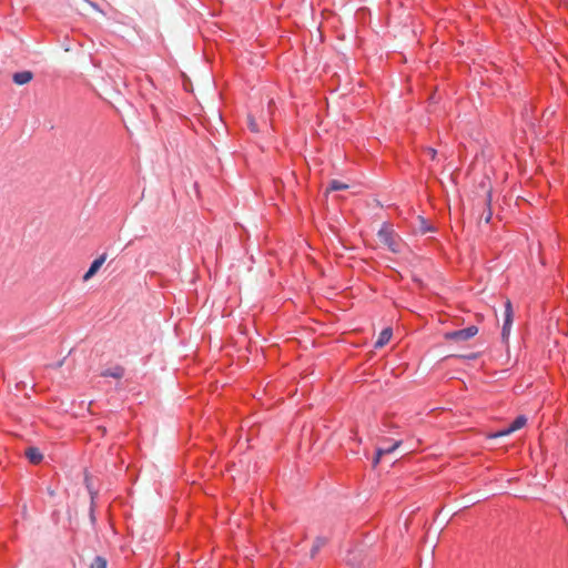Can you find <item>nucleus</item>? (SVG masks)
<instances>
[{
	"label": "nucleus",
	"instance_id": "1",
	"mask_svg": "<svg viewBox=\"0 0 568 568\" xmlns=\"http://www.w3.org/2000/svg\"><path fill=\"white\" fill-rule=\"evenodd\" d=\"M379 242L390 252L398 253L400 251L402 241L398 235L389 226H383L377 233Z\"/></svg>",
	"mask_w": 568,
	"mask_h": 568
},
{
	"label": "nucleus",
	"instance_id": "2",
	"mask_svg": "<svg viewBox=\"0 0 568 568\" xmlns=\"http://www.w3.org/2000/svg\"><path fill=\"white\" fill-rule=\"evenodd\" d=\"M478 333V327L475 325H471L469 327L448 332L444 335L445 339L453 341V342H465L470 338H473Z\"/></svg>",
	"mask_w": 568,
	"mask_h": 568
},
{
	"label": "nucleus",
	"instance_id": "3",
	"mask_svg": "<svg viewBox=\"0 0 568 568\" xmlns=\"http://www.w3.org/2000/svg\"><path fill=\"white\" fill-rule=\"evenodd\" d=\"M514 322V310L510 300L505 303L504 323L501 327V339L507 343Z\"/></svg>",
	"mask_w": 568,
	"mask_h": 568
},
{
	"label": "nucleus",
	"instance_id": "4",
	"mask_svg": "<svg viewBox=\"0 0 568 568\" xmlns=\"http://www.w3.org/2000/svg\"><path fill=\"white\" fill-rule=\"evenodd\" d=\"M105 261H106V253H103L100 256L95 257L91 262L89 268L83 274V276H82L83 281H89L90 278H92L99 272V270L101 268V266L103 265V263Z\"/></svg>",
	"mask_w": 568,
	"mask_h": 568
},
{
	"label": "nucleus",
	"instance_id": "5",
	"mask_svg": "<svg viewBox=\"0 0 568 568\" xmlns=\"http://www.w3.org/2000/svg\"><path fill=\"white\" fill-rule=\"evenodd\" d=\"M34 74L30 70L17 71L12 74V82L17 85H24L31 82Z\"/></svg>",
	"mask_w": 568,
	"mask_h": 568
},
{
	"label": "nucleus",
	"instance_id": "6",
	"mask_svg": "<svg viewBox=\"0 0 568 568\" xmlns=\"http://www.w3.org/2000/svg\"><path fill=\"white\" fill-rule=\"evenodd\" d=\"M24 455L29 463L32 465H39L44 458L41 450L36 446H29L26 449Z\"/></svg>",
	"mask_w": 568,
	"mask_h": 568
},
{
	"label": "nucleus",
	"instance_id": "7",
	"mask_svg": "<svg viewBox=\"0 0 568 568\" xmlns=\"http://www.w3.org/2000/svg\"><path fill=\"white\" fill-rule=\"evenodd\" d=\"M402 445V442L400 440H395L392 445L389 446H386V447H379L377 448L376 450V455H375V458H374V465H377L381 460V458L384 456V455H388L393 452H395L399 446Z\"/></svg>",
	"mask_w": 568,
	"mask_h": 568
},
{
	"label": "nucleus",
	"instance_id": "8",
	"mask_svg": "<svg viewBox=\"0 0 568 568\" xmlns=\"http://www.w3.org/2000/svg\"><path fill=\"white\" fill-rule=\"evenodd\" d=\"M125 369L121 365H115L113 367H109L101 372L102 377H112L115 379H121L124 376Z\"/></svg>",
	"mask_w": 568,
	"mask_h": 568
},
{
	"label": "nucleus",
	"instance_id": "9",
	"mask_svg": "<svg viewBox=\"0 0 568 568\" xmlns=\"http://www.w3.org/2000/svg\"><path fill=\"white\" fill-rule=\"evenodd\" d=\"M392 335H393L392 328H389V327L384 328L379 333L378 338L375 342V347L381 348V347L385 346L390 341Z\"/></svg>",
	"mask_w": 568,
	"mask_h": 568
},
{
	"label": "nucleus",
	"instance_id": "10",
	"mask_svg": "<svg viewBox=\"0 0 568 568\" xmlns=\"http://www.w3.org/2000/svg\"><path fill=\"white\" fill-rule=\"evenodd\" d=\"M327 538L323 536H317L314 540V544L310 550L311 558H315L318 554L320 549L327 544Z\"/></svg>",
	"mask_w": 568,
	"mask_h": 568
},
{
	"label": "nucleus",
	"instance_id": "11",
	"mask_svg": "<svg viewBox=\"0 0 568 568\" xmlns=\"http://www.w3.org/2000/svg\"><path fill=\"white\" fill-rule=\"evenodd\" d=\"M348 187H349L348 184H346L339 180H331L327 185V192L343 191V190H347Z\"/></svg>",
	"mask_w": 568,
	"mask_h": 568
},
{
	"label": "nucleus",
	"instance_id": "12",
	"mask_svg": "<svg viewBox=\"0 0 568 568\" xmlns=\"http://www.w3.org/2000/svg\"><path fill=\"white\" fill-rule=\"evenodd\" d=\"M89 568H108V560L103 556H95Z\"/></svg>",
	"mask_w": 568,
	"mask_h": 568
},
{
	"label": "nucleus",
	"instance_id": "13",
	"mask_svg": "<svg viewBox=\"0 0 568 568\" xmlns=\"http://www.w3.org/2000/svg\"><path fill=\"white\" fill-rule=\"evenodd\" d=\"M526 423L527 418L524 415H520L510 424V430H519L526 425Z\"/></svg>",
	"mask_w": 568,
	"mask_h": 568
},
{
	"label": "nucleus",
	"instance_id": "14",
	"mask_svg": "<svg viewBox=\"0 0 568 568\" xmlns=\"http://www.w3.org/2000/svg\"><path fill=\"white\" fill-rule=\"evenodd\" d=\"M83 484H84V486H85L88 491H90V490L95 488L93 486V483H92V477H91V475L87 470L84 473Z\"/></svg>",
	"mask_w": 568,
	"mask_h": 568
},
{
	"label": "nucleus",
	"instance_id": "15",
	"mask_svg": "<svg viewBox=\"0 0 568 568\" xmlns=\"http://www.w3.org/2000/svg\"><path fill=\"white\" fill-rule=\"evenodd\" d=\"M95 508L97 507H93V506L89 507V519H90V524H91L92 528H95L97 521H98L97 515H95Z\"/></svg>",
	"mask_w": 568,
	"mask_h": 568
},
{
	"label": "nucleus",
	"instance_id": "16",
	"mask_svg": "<svg viewBox=\"0 0 568 568\" xmlns=\"http://www.w3.org/2000/svg\"><path fill=\"white\" fill-rule=\"evenodd\" d=\"M511 433H514V430H510V425H509L507 428H505V429H503L500 432H497L495 434H491L489 437L490 438H497V437H503V436L510 435Z\"/></svg>",
	"mask_w": 568,
	"mask_h": 568
},
{
	"label": "nucleus",
	"instance_id": "17",
	"mask_svg": "<svg viewBox=\"0 0 568 568\" xmlns=\"http://www.w3.org/2000/svg\"><path fill=\"white\" fill-rule=\"evenodd\" d=\"M89 496H90V506H93V507H97V503H95V499L99 495V490L97 488L88 491Z\"/></svg>",
	"mask_w": 568,
	"mask_h": 568
},
{
	"label": "nucleus",
	"instance_id": "18",
	"mask_svg": "<svg viewBox=\"0 0 568 568\" xmlns=\"http://www.w3.org/2000/svg\"><path fill=\"white\" fill-rule=\"evenodd\" d=\"M248 129L251 130V132H254V133L258 132V125H257L256 121L254 120V118H252V116L248 118Z\"/></svg>",
	"mask_w": 568,
	"mask_h": 568
},
{
	"label": "nucleus",
	"instance_id": "19",
	"mask_svg": "<svg viewBox=\"0 0 568 568\" xmlns=\"http://www.w3.org/2000/svg\"><path fill=\"white\" fill-rule=\"evenodd\" d=\"M493 216L491 210L488 209L486 212H484L480 216V221H484L486 224L490 222Z\"/></svg>",
	"mask_w": 568,
	"mask_h": 568
},
{
	"label": "nucleus",
	"instance_id": "20",
	"mask_svg": "<svg viewBox=\"0 0 568 568\" xmlns=\"http://www.w3.org/2000/svg\"><path fill=\"white\" fill-rule=\"evenodd\" d=\"M426 152L427 154L430 156L432 160H435L436 159V155H437V151L433 148H427L426 149Z\"/></svg>",
	"mask_w": 568,
	"mask_h": 568
},
{
	"label": "nucleus",
	"instance_id": "21",
	"mask_svg": "<svg viewBox=\"0 0 568 568\" xmlns=\"http://www.w3.org/2000/svg\"><path fill=\"white\" fill-rule=\"evenodd\" d=\"M359 13H361L363 17H364V16H366V13L368 14V12H367V10H366L365 8H359V9H357V16H358Z\"/></svg>",
	"mask_w": 568,
	"mask_h": 568
},
{
	"label": "nucleus",
	"instance_id": "22",
	"mask_svg": "<svg viewBox=\"0 0 568 568\" xmlns=\"http://www.w3.org/2000/svg\"><path fill=\"white\" fill-rule=\"evenodd\" d=\"M91 6H92V8H94L95 10H99V11H100V9H99V7H98V4H97V3L91 2Z\"/></svg>",
	"mask_w": 568,
	"mask_h": 568
},
{
	"label": "nucleus",
	"instance_id": "23",
	"mask_svg": "<svg viewBox=\"0 0 568 568\" xmlns=\"http://www.w3.org/2000/svg\"><path fill=\"white\" fill-rule=\"evenodd\" d=\"M486 202H487V205L489 206V203H490V194H489V193L487 194V200H486Z\"/></svg>",
	"mask_w": 568,
	"mask_h": 568
},
{
	"label": "nucleus",
	"instance_id": "24",
	"mask_svg": "<svg viewBox=\"0 0 568 568\" xmlns=\"http://www.w3.org/2000/svg\"><path fill=\"white\" fill-rule=\"evenodd\" d=\"M424 232L432 231V227H427V225H424Z\"/></svg>",
	"mask_w": 568,
	"mask_h": 568
},
{
	"label": "nucleus",
	"instance_id": "25",
	"mask_svg": "<svg viewBox=\"0 0 568 568\" xmlns=\"http://www.w3.org/2000/svg\"><path fill=\"white\" fill-rule=\"evenodd\" d=\"M424 232L432 231V227H427V225H424Z\"/></svg>",
	"mask_w": 568,
	"mask_h": 568
}]
</instances>
